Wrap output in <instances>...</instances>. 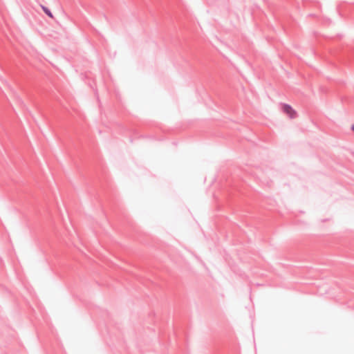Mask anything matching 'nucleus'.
I'll use <instances>...</instances> for the list:
<instances>
[{
  "label": "nucleus",
  "instance_id": "obj_1",
  "mask_svg": "<svg viewBox=\"0 0 354 354\" xmlns=\"http://www.w3.org/2000/svg\"><path fill=\"white\" fill-rule=\"evenodd\" d=\"M282 111L286 114L290 119H294L297 117L296 111L289 104H283Z\"/></svg>",
  "mask_w": 354,
  "mask_h": 354
},
{
  "label": "nucleus",
  "instance_id": "obj_3",
  "mask_svg": "<svg viewBox=\"0 0 354 354\" xmlns=\"http://www.w3.org/2000/svg\"><path fill=\"white\" fill-rule=\"evenodd\" d=\"M351 130H352L353 131H354V124L351 126Z\"/></svg>",
  "mask_w": 354,
  "mask_h": 354
},
{
  "label": "nucleus",
  "instance_id": "obj_2",
  "mask_svg": "<svg viewBox=\"0 0 354 354\" xmlns=\"http://www.w3.org/2000/svg\"><path fill=\"white\" fill-rule=\"evenodd\" d=\"M42 9L44 11V12L48 15L51 18H53V15L52 14V12L46 7H42Z\"/></svg>",
  "mask_w": 354,
  "mask_h": 354
}]
</instances>
